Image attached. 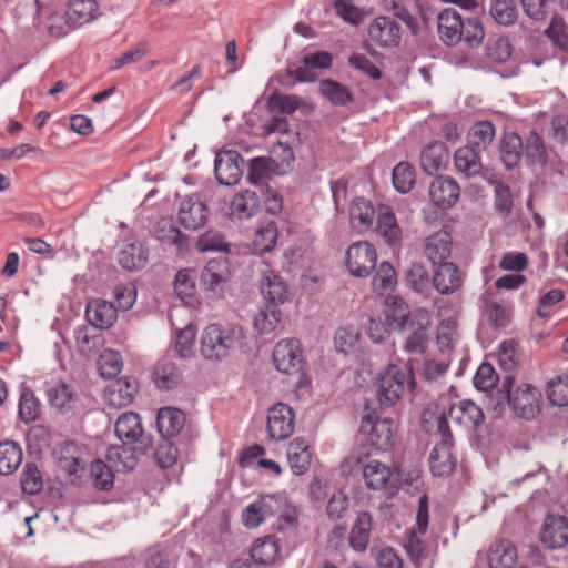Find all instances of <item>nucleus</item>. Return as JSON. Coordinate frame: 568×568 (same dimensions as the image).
<instances>
[{
	"label": "nucleus",
	"instance_id": "nucleus-1",
	"mask_svg": "<svg viewBox=\"0 0 568 568\" xmlns=\"http://www.w3.org/2000/svg\"><path fill=\"white\" fill-rule=\"evenodd\" d=\"M244 339L245 334L241 326L222 327L212 324L201 335L200 351L209 361H221L229 357L233 351L243 347Z\"/></svg>",
	"mask_w": 568,
	"mask_h": 568
},
{
	"label": "nucleus",
	"instance_id": "nucleus-2",
	"mask_svg": "<svg viewBox=\"0 0 568 568\" xmlns=\"http://www.w3.org/2000/svg\"><path fill=\"white\" fill-rule=\"evenodd\" d=\"M436 435L439 440L429 454V468L434 476L447 477L454 471L457 457L453 450L454 438L445 415L436 418Z\"/></svg>",
	"mask_w": 568,
	"mask_h": 568
},
{
	"label": "nucleus",
	"instance_id": "nucleus-3",
	"mask_svg": "<svg viewBox=\"0 0 568 568\" xmlns=\"http://www.w3.org/2000/svg\"><path fill=\"white\" fill-rule=\"evenodd\" d=\"M515 378L507 374L498 390L508 402L513 410L526 419H530L539 410L541 399L540 390L531 384L523 383L514 388Z\"/></svg>",
	"mask_w": 568,
	"mask_h": 568
},
{
	"label": "nucleus",
	"instance_id": "nucleus-4",
	"mask_svg": "<svg viewBox=\"0 0 568 568\" xmlns=\"http://www.w3.org/2000/svg\"><path fill=\"white\" fill-rule=\"evenodd\" d=\"M415 381L412 369L406 365H389L378 378V402L385 406L395 405L406 389H412Z\"/></svg>",
	"mask_w": 568,
	"mask_h": 568
},
{
	"label": "nucleus",
	"instance_id": "nucleus-5",
	"mask_svg": "<svg viewBox=\"0 0 568 568\" xmlns=\"http://www.w3.org/2000/svg\"><path fill=\"white\" fill-rule=\"evenodd\" d=\"M359 432L367 445L376 450H387L394 444L396 427L392 418L367 415L362 419Z\"/></svg>",
	"mask_w": 568,
	"mask_h": 568
},
{
	"label": "nucleus",
	"instance_id": "nucleus-6",
	"mask_svg": "<svg viewBox=\"0 0 568 568\" xmlns=\"http://www.w3.org/2000/svg\"><path fill=\"white\" fill-rule=\"evenodd\" d=\"M376 262L377 254L375 247L366 241L355 242L346 251V265L349 273L354 276H368L376 267Z\"/></svg>",
	"mask_w": 568,
	"mask_h": 568
},
{
	"label": "nucleus",
	"instance_id": "nucleus-7",
	"mask_svg": "<svg viewBox=\"0 0 568 568\" xmlns=\"http://www.w3.org/2000/svg\"><path fill=\"white\" fill-rule=\"evenodd\" d=\"M369 40L383 49L396 48L402 41V28L396 20L388 16L373 19L367 28Z\"/></svg>",
	"mask_w": 568,
	"mask_h": 568
},
{
	"label": "nucleus",
	"instance_id": "nucleus-8",
	"mask_svg": "<svg viewBox=\"0 0 568 568\" xmlns=\"http://www.w3.org/2000/svg\"><path fill=\"white\" fill-rule=\"evenodd\" d=\"M418 320L405 321L402 329L405 335L404 351L408 355H422L427 344V331L430 320L427 313H420Z\"/></svg>",
	"mask_w": 568,
	"mask_h": 568
},
{
	"label": "nucleus",
	"instance_id": "nucleus-9",
	"mask_svg": "<svg viewBox=\"0 0 568 568\" xmlns=\"http://www.w3.org/2000/svg\"><path fill=\"white\" fill-rule=\"evenodd\" d=\"M428 506V497L423 495L418 500L416 529L408 531V538L404 545L407 556L415 564L419 561L424 552V542L418 537V534L424 535L427 531L429 520Z\"/></svg>",
	"mask_w": 568,
	"mask_h": 568
},
{
	"label": "nucleus",
	"instance_id": "nucleus-10",
	"mask_svg": "<svg viewBox=\"0 0 568 568\" xmlns=\"http://www.w3.org/2000/svg\"><path fill=\"white\" fill-rule=\"evenodd\" d=\"M244 159L235 150L219 153L214 160L216 180L222 185L236 184L243 174Z\"/></svg>",
	"mask_w": 568,
	"mask_h": 568
},
{
	"label": "nucleus",
	"instance_id": "nucleus-11",
	"mask_svg": "<svg viewBox=\"0 0 568 568\" xmlns=\"http://www.w3.org/2000/svg\"><path fill=\"white\" fill-rule=\"evenodd\" d=\"M273 363L284 374H295L302 369V349L297 339L278 342L273 351Z\"/></svg>",
	"mask_w": 568,
	"mask_h": 568
},
{
	"label": "nucleus",
	"instance_id": "nucleus-12",
	"mask_svg": "<svg viewBox=\"0 0 568 568\" xmlns=\"http://www.w3.org/2000/svg\"><path fill=\"white\" fill-rule=\"evenodd\" d=\"M294 430V412L284 403H277L268 409L267 432L272 439H287Z\"/></svg>",
	"mask_w": 568,
	"mask_h": 568
},
{
	"label": "nucleus",
	"instance_id": "nucleus-13",
	"mask_svg": "<svg viewBox=\"0 0 568 568\" xmlns=\"http://www.w3.org/2000/svg\"><path fill=\"white\" fill-rule=\"evenodd\" d=\"M282 499L274 495L261 496L256 501L247 505L242 511V523L247 528L258 527L266 518L280 510Z\"/></svg>",
	"mask_w": 568,
	"mask_h": 568
},
{
	"label": "nucleus",
	"instance_id": "nucleus-14",
	"mask_svg": "<svg viewBox=\"0 0 568 568\" xmlns=\"http://www.w3.org/2000/svg\"><path fill=\"white\" fill-rule=\"evenodd\" d=\"M229 277L227 260L224 257L213 258L201 272V285L211 296H221Z\"/></svg>",
	"mask_w": 568,
	"mask_h": 568
},
{
	"label": "nucleus",
	"instance_id": "nucleus-15",
	"mask_svg": "<svg viewBox=\"0 0 568 568\" xmlns=\"http://www.w3.org/2000/svg\"><path fill=\"white\" fill-rule=\"evenodd\" d=\"M459 195L460 187L452 176L439 175L429 185L430 201L443 210L454 206Z\"/></svg>",
	"mask_w": 568,
	"mask_h": 568
},
{
	"label": "nucleus",
	"instance_id": "nucleus-16",
	"mask_svg": "<svg viewBox=\"0 0 568 568\" xmlns=\"http://www.w3.org/2000/svg\"><path fill=\"white\" fill-rule=\"evenodd\" d=\"M540 541L549 549H559L568 544V518L559 515L548 516L540 531Z\"/></svg>",
	"mask_w": 568,
	"mask_h": 568
},
{
	"label": "nucleus",
	"instance_id": "nucleus-17",
	"mask_svg": "<svg viewBox=\"0 0 568 568\" xmlns=\"http://www.w3.org/2000/svg\"><path fill=\"white\" fill-rule=\"evenodd\" d=\"M209 209L197 195H190L180 203L179 221L187 230L196 231L207 222Z\"/></svg>",
	"mask_w": 568,
	"mask_h": 568
},
{
	"label": "nucleus",
	"instance_id": "nucleus-18",
	"mask_svg": "<svg viewBox=\"0 0 568 568\" xmlns=\"http://www.w3.org/2000/svg\"><path fill=\"white\" fill-rule=\"evenodd\" d=\"M433 274V286L443 295L457 292L464 283V277L458 266L452 262L436 264Z\"/></svg>",
	"mask_w": 568,
	"mask_h": 568
},
{
	"label": "nucleus",
	"instance_id": "nucleus-19",
	"mask_svg": "<svg viewBox=\"0 0 568 568\" xmlns=\"http://www.w3.org/2000/svg\"><path fill=\"white\" fill-rule=\"evenodd\" d=\"M260 290L266 304L278 306L288 300L290 291L286 282L272 270L262 272Z\"/></svg>",
	"mask_w": 568,
	"mask_h": 568
},
{
	"label": "nucleus",
	"instance_id": "nucleus-20",
	"mask_svg": "<svg viewBox=\"0 0 568 568\" xmlns=\"http://www.w3.org/2000/svg\"><path fill=\"white\" fill-rule=\"evenodd\" d=\"M454 166L459 174L467 179L478 175L484 178V173L490 172L484 169L480 152L469 145L460 146L455 151Z\"/></svg>",
	"mask_w": 568,
	"mask_h": 568
},
{
	"label": "nucleus",
	"instance_id": "nucleus-21",
	"mask_svg": "<svg viewBox=\"0 0 568 568\" xmlns=\"http://www.w3.org/2000/svg\"><path fill=\"white\" fill-rule=\"evenodd\" d=\"M439 38L447 45H455L463 39V16L455 9H444L437 17Z\"/></svg>",
	"mask_w": 568,
	"mask_h": 568
},
{
	"label": "nucleus",
	"instance_id": "nucleus-22",
	"mask_svg": "<svg viewBox=\"0 0 568 568\" xmlns=\"http://www.w3.org/2000/svg\"><path fill=\"white\" fill-rule=\"evenodd\" d=\"M58 467L68 475H74L83 469L82 449L73 440L59 444L53 450Z\"/></svg>",
	"mask_w": 568,
	"mask_h": 568
},
{
	"label": "nucleus",
	"instance_id": "nucleus-23",
	"mask_svg": "<svg viewBox=\"0 0 568 568\" xmlns=\"http://www.w3.org/2000/svg\"><path fill=\"white\" fill-rule=\"evenodd\" d=\"M376 232L389 246H398L402 243L403 231L389 206L382 205L378 209Z\"/></svg>",
	"mask_w": 568,
	"mask_h": 568
},
{
	"label": "nucleus",
	"instance_id": "nucleus-24",
	"mask_svg": "<svg viewBox=\"0 0 568 568\" xmlns=\"http://www.w3.org/2000/svg\"><path fill=\"white\" fill-rule=\"evenodd\" d=\"M152 378L158 389L172 390L181 385L183 375L175 362L164 357L156 363Z\"/></svg>",
	"mask_w": 568,
	"mask_h": 568
},
{
	"label": "nucleus",
	"instance_id": "nucleus-25",
	"mask_svg": "<svg viewBox=\"0 0 568 568\" xmlns=\"http://www.w3.org/2000/svg\"><path fill=\"white\" fill-rule=\"evenodd\" d=\"M138 393V383L129 377L119 378L104 393L108 406L121 408L130 405Z\"/></svg>",
	"mask_w": 568,
	"mask_h": 568
},
{
	"label": "nucleus",
	"instance_id": "nucleus-26",
	"mask_svg": "<svg viewBox=\"0 0 568 568\" xmlns=\"http://www.w3.org/2000/svg\"><path fill=\"white\" fill-rule=\"evenodd\" d=\"M85 317L95 328H110L116 321V307L104 300H92L87 304Z\"/></svg>",
	"mask_w": 568,
	"mask_h": 568
},
{
	"label": "nucleus",
	"instance_id": "nucleus-27",
	"mask_svg": "<svg viewBox=\"0 0 568 568\" xmlns=\"http://www.w3.org/2000/svg\"><path fill=\"white\" fill-rule=\"evenodd\" d=\"M424 252L434 264L445 263L452 252V235L446 230H440L425 240Z\"/></svg>",
	"mask_w": 568,
	"mask_h": 568
},
{
	"label": "nucleus",
	"instance_id": "nucleus-28",
	"mask_svg": "<svg viewBox=\"0 0 568 568\" xmlns=\"http://www.w3.org/2000/svg\"><path fill=\"white\" fill-rule=\"evenodd\" d=\"M185 422V415L179 408L162 407L158 412L156 427L163 438L178 436L184 428Z\"/></svg>",
	"mask_w": 568,
	"mask_h": 568
},
{
	"label": "nucleus",
	"instance_id": "nucleus-29",
	"mask_svg": "<svg viewBox=\"0 0 568 568\" xmlns=\"http://www.w3.org/2000/svg\"><path fill=\"white\" fill-rule=\"evenodd\" d=\"M95 0H70L65 12L67 23L72 28L82 27L97 18Z\"/></svg>",
	"mask_w": 568,
	"mask_h": 568
},
{
	"label": "nucleus",
	"instance_id": "nucleus-30",
	"mask_svg": "<svg viewBox=\"0 0 568 568\" xmlns=\"http://www.w3.org/2000/svg\"><path fill=\"white\" fill-rule=\"evenodd\" d=\"M448 160V150L442 142L427 144L420 153V166L429 175L445 169Z\"/></svg>",
	"mask_w": 568,
	"mask_h": 568
},
{
	"label": "nucleus",
	"instance_id": "nucleus-31",
	"mask_svg": "<svg viewBox=\"0 0 568 568\" xmlns=\"http://www.w3.org/2000/svg\"><path fill=\"white\" fill-rule=\"evenodd\" d=\"M372 527V515L368 511L358 513L348 537L349 546L354 551L364 552L367 549Z\"/></svg>",
	"mask_w": 568,
	"mask_h": 568
},
{
	"label": "nucleus",
	"instance_id": "nucleus-32",
	"mask_svg": "<svg viewBox=\"0 0 568 568\" xmlns=\"http://www.w3.org/2000/svg\"><path fill=\"white\" fill-rule=\"evenodd\" d=\"M287 459L294 475L305 474L311 465L308 444L304 438H294L287 448Z\"/></svg>",
	"mask_w": 568,
	"mask_h": 568
},
{
	"label": "nucleus",
	"instance_id": "nucleus-33",
	"mask_svg": "<svg viewBox=\"0 0 568 568\" xmlns=\"http://www.w3.org/2000/svg\"><path fill=\"white\" fill-rule=\"evenodd\" d=\"M375 210L371 201L364 197L355 199L349 206V220L352 227L358 232L367 231L374 221Z\"/></svg>",
	"mask_w": 568,
	"mask_h": 568
},
{
	"label": "nucleus",
	"instance_id": "nucleus-34",
	"mask_svg": "<svg viewBox=\"0 0 568 568\" xmlns=\"http://www.w3.org/2000/svg\"><path fill=\"white\" fill-rule=\"evenodd\" d=\"M524 141L515 132L503 134L499 145L501 162L507 170L515 168L523 156Z\"/></svg>",
	"mask_w": 568,
	"mask_h": 568
},
{
	"label": "nucleus",
	"instance_id": "nucleus-35",
	"mask_svg": "<svg viewBox=\"0 0 568 568\" xmlns=\"http://www.w3.org/2000/svg\"><path fill=\"white\" fill-rule=\"evenodd\" d=\"M118 262L129 272L139 271L148 263V250L141 242L128 243L119 252Z\"/></svg>",
	"mask_w": 568,
	"mask_h": 568
},
{
	"label": "nucleus",
	"instance_id": "nucleus-36",
	"mask_svg": "<svg viewBox=\"0 0 568 568\" xmlns=\"http://www.w3.org/2000/svg\"><path fill=\"white\" fill-rule=\"evenodd\" d=\"M517 560V550L511 541L498 540L490 546L488 564L490 568H513Z\"/></svg>",
	"mask_w": 568,
	"mask_h": 568
},
{
	"label": "nucleus",
	"instance_id": "nucleus-37",
	"mask_svg": "<svg viewBox=\"0 0 568 568\" xmlns=\"http://www.w3.org/2000/svg\"><path fill=\"white\" fill-rule=\"evenodd\" d=\"M393 476L392 469L379 460H369L363 467V478L367 488L381 490L387 487Z\"/></svg>",
	"mask_w": 568,
	"mask_h": 568
},
{
	"label": "nucleus",
	"instance_id": "nucleus-38",
	"mask_svg": "<svg viewBox=\"0 0 568 568\" xmlns=\"http://www.w3.org/2000/svg\"><path fill=\"white\" fill-rule=\"evenodd\" d=\"M50 405L60 413L72 410L79 399L74 388L65 383H60L48 390Z\"/></svg>",
	"mask_w": 568,
	"mask_h": 568
},
{
	"label": "nucleus",
	"instance_id": "nucleus-39",
	"mask_svg": "<svg viewBox=\"0 0 568 568\" xmlns=\"http://www.w3.org/2000/svg\"><path fill=\"white\" fill-rule=\"evenodd\" d=\"M115 434L121 442L135 443L143 434L140 416L133 412L122 414L115 422Z\"/></svg>",
	"mask_w": 568,
	"mask_h": 568
},
{
	"label": "nucleus",
	"instance_id": "nucleus-40",
	"mask_svg": "<svg viewBox=\"0 0 568 568\" xmlns=\"http://www.w3.org/2000/svg\"><path fill=\"white\" fill-rule=\"evenodd\" d=\"M106 458L118 471L131 470L136 465L138 449L122 445H113L108 448Z\"/></svg>",
	"mask_w": 568,
	"mask_h": 568
},
{
	"label": "nucleus",
	"instance_id": "nucleus-41",
	"mask_svg": "<svg viewBox=\"0 0 568 568\" xmlns=\"http://www.w3.org/2000/svg\"><path fill=\"white\" fill-rule=\"evenodd\" d=\"M449 415L460 424L477 428L484 422V413L473 400H462L458 405L452 406Z\"/></svg>",
	"mask_w": 568,
	"mask_h": 568
},
{
	"label": "nucleus",
	"instance_id": "nucleus-42",
	"mask_svg": "<svg viewBox=\"0 0 568 568\" xmlns=\"http://www.w3.org/2000/svg\"><path fill=\"white\" fill-rule=\"evenodd\" d=\"M496 128L490 121L476 122L468 132V144L475 150L483 152L494 141Z\"/></svg>",
	"mask_w": 568,
	"mask_h": 568
},
{
	"label": "nucleus",
	"instance_id": "nucleus-43",
	"mask_svg": "<svg viewBox=\"0 0 568 568\" xmlns=\"http://www.w3.org/2000/svg\"><path fill=\"white\" fill-rule=\"evenodd\" d=\"M407 285L416 293L427 296L430 291V277L425 265L413 262L405 273Z\"/></svg>",
	"mask_w": 568,
	"mask_h": 568
},
{
	"label": "nucleus",
	"instance_id": "nucleus-44",
	"mask_svg": "<svg viewBox=\"0 0 568 568\" xmlns=\"http://www.w3.org/2000/svg\"><path fill=\"white\" fill-rule=\"evenodd\" d=\"M484 179L494 186L496 210L504 216L510 213L513 195L507 184L499 181L494 173H484Z\"/></svg>",
	"mask_w": 568,
	"mask_h": 568
},
{
	"label": "nucleus",
	"instance_id": "nucleus-45",
	"mask_svg": "<svg viewBox=\"0 0 568 568\" xmlns=\"http://www.w3.org/2000/svg\"><path fill=\"white\" fill-rule=\"evenodd\" d=\"M22 462V449L13 442L0 443V474H12Z\"/></svg>",
	"mask_w": 568,
	"mask_h": 568
},
{
	"label": "nucleus",
	"instance_id": "nucleus-46",
	"mask_svg": "<svg viewBox=\"0 0 568 568\" xmlns=\"http://www.w3.org/2000/svg\"><path fill=\"white\" fill-rule=\"evenodd\" d=\"M277 235L278 232L275 222L268 221L261 225L254 234V252L257 254L270 252L276 244Z\"/></svg>",
	"mask_w": 568,
	"mask_h": 568
},
{
	"label": "nucleus",
	"instance_id": "nucleus-47",
	"mask_svg": "<svg viewBox=\"0 0 568 568\" xmlns=\"http://www.w3.org/2000/svg\"><path fill=\"white\" fill-rule=\"evenodd\" d=\"M489 14L501 26H511L518 17L514 0H489Z\"/></svg>",
	"mask_w": 568,
	"mask_h": 568
},
{
	"label": "nucleus",
	"instance_id": "nucleus-48",
	"mask_svg": "<svg viewBox=\"0 0 568 568\" xmlns=\"http://www.w3.org/2000/svg\"><path fill=\"white\" fill-rule=\"evenodd\" d=\"M278 552V545L273 536H267L263 539H257L251 548V557L254 562L268 565L272 564Z\"/></svg>",
	"mask_w": 568,
	"mask_h": 568
},
{
	"label": "nucleus",
	"instance_id": "nucleus-49",
	"mask_svg": "<svg viewBox=\"0 0 568 568\" xmlns=\"http://www.w3.org/2000/svg\"><path fill=\"white\" fill-rule=\"evenodd\" d=\"M231 207L240 219L250 217L260 207V197L254 191L245 190L233 197Z\"/></svg>",
	"mask_w": 568,
	"mask_h": 568
},
{
	"label": "nucleus",
	"instance_id": "nucleus-50",
	"mask_svg": "<svg viewBox=\"0 0 568 568\" xmlns=\"http://www.w3.org/2000/svg\"><path fill=\"white\" fill-rule=\"evenodd\" d=\"M320 92L335 105H345L353 101L351 91L335 80H323L320 84Z\"/></svg>",
	"mask_w": 568,
	"mask_h": 568
},
{
	"label": "nucleus",
	"instance_id": "nucleus-51",
	"mask_svg": "<svg viewBox=\"0 0 568 568\" xmlns=\"http://www.w3.org/2000/svg\"><path fill=\"white\" fill-rule=\"evenodd\" d=\"M154 235L163 243L176 245L179 250H181L186 242V237L170 219H162L156 223Z\"/></svg>",
	"mask_w": 568,
	"mask_h": 568
},
{
	"label": "nucleus",
	"instance_id": "nucleus-52",
	"mask_svg": "<svg viewBox=\"0 0 568 568\" xmlns=\"http://www.w3.org/2000/svg\"><path fill=\"white\" fill-rule=\"evenodd\" d=\"M523 154H525L526 159L532 164H546V146L537 132L532 131L527 135L524 142Z\"/></svg>",
	"mask_w": 568,
	"mask_h": 568
},
{
	"label": "nucleus",
	"instance_id": "nucleus-53",
	"mask_svg": "<svg viewBox=\"0 0 568 568\" xmlns=\"http://www.w3.org/2000/svg\"><path fill=\"white\" fill-rule=\"evenodd\" d=\"M396 285V273L394 267L387 263L383 262L375 275L372 280V286L374 292H376L378 295H384L392 291Z\"/></svg>",
	"mask_w": 568,
	"mask_h": 568
},
{
	"label": "nucleus",
	"instance_id": "nucleus-54",
	"mask_svg": "<svg viewBox=\"0 0 568 568\" xmlns=\"http://www.w3.org/2000/svg\"><path fill=\"white\" fill-rule=\"evenodd\" d=\"M393 185L399 193H408L415 184V170L408 162L398 163L392 174Z\"/></svg>",
	"mask_w": 568,
	"mask_h": 568
},
{
	"label": "nucleus",
	"instance_id": "nucleus-55",
	"mask_svg": "<svg viewBox=\"0 0 568 568\" xmlns=\"http://www.w3.org/2000/svg\"><path fill=\"white\" fill-rule=\"evenodd\" d=\"M281 311L278 306L266 304L254 318V327L261 334L273 332L281 321Z\"/></svg>",
	"mask_w": 568,
	"mask_h": 568
},
{
	"label": "nucleus",
	"instance_id": "nucleus-56",
	"mask_svg": "<svg viewBox=\"0 0 568 568\" xmlns=\"http://www.w3.org/2000/svg\"><path fill=\"white\" fill-rule=\"evenodd\" d=\"M90 477L93 486L99 490H110L113 487V474L103 460L95 459L90 464Z\"/></svg>",
	"mask_w": 568,
	"mask_h": 568
},
{
	"label": "nucleus",
	"instance_id": "nucleus-57",
	"mask_svg": "<svg viewBox=\"0 0 568 568\" xmlns=\"http://www.w3.org/2000/svg\"><path fill=\"white\" fill-rule=\"evenodd\" d=\"M122 358L118 352L106 349L98 359L100 375L104 378L115 377L122 369Z\"/></svg>",
	"mask_w": 568,
	"mask_h": 568
},
{
	"label": "nucleus",
	"instance_id": "nucleus-58",
	"mask_svg": "<svg viewBox=\"0 0 568 568\" xmlns=\"http://www.w3.org/2000/svg\"><path fill=\"white\" fill-rule=\"evenodd\" d=\"M301 104V98L295 94L273 93L267 100L271 111H277L283 114L294 113Z\"/></svg>",
	"mask_w": 568,
	"mask_h": 568
},
{
	"label": "nucleus",
	"instance_id": "nucleus-59",
	"mask_svg": "<svg viewBox=\"0 0 568 568\" xmlns=\"http://www.w3.org/2000/svg\"><path fill=\"white\" fill-rule=\"evenodd\" d=\"M196 248L200 252H226L229 243L220 232L209 230L197 239Z\"/></svg>",
	"mask_w": 568,
	"mask_h": 568
},
{
	"label": "nucleus",
	"instance_id": "nucleus-60",
	"mask_svg": "<svg viewBox=\"0 0 568 568\" xmlns=\"http://www.w3.org/2000/svg\"><path fill=\"white\" fill-rule=\"evenodd\" d=\"M21 488L29 495H36L43 488L42 475L34 464H27L21 473Z\"/></svg>",
	"mask_w": 568,
	"mask_h": 568
},
{
	"label": "nucleus",
	"instance_id": "nucleus-61",
	"mask_svg": "<svg viewBox=\"0 0 568 568\" xmlns=\"http://www.w3.org/2000/svg\"><path fill=\"white\" fill-rule=\"evenodd\" d=\"M333 7L337 17L353 26L359 24L364 18V11L349 0H334Z\"/></svg>",
	"mask_w": 568,
	"mask_h": 568
},
{
	"label": "nucleus",
	"instance_id": "nucleus-62",
	"mask_svg": "<svg viewBox=\"0 0 568 568\" xmlns=\"http://www.w3.org/2000/svg\"><path fill=\"white\" fill-rule=\"evenodd\" d=\"M545 33L556 47L568 52V26L561 18L554 17Z\"/></svg>",
	"mask_w": 568,
	"mask_h": 568
},
{
	"label": "nucleus",
	"instance_id": "nucleus-63",
	"mask_svg": "<svg viewBox=\"0 0 568 568\" xmlns=\"http://www.w3.org/2000/svg\"><path fill=\"white\" fill-rule=\"evenodd\" d=\"M545 33L556 47L568 52V26L561 18L554 17Z\"/></svg>",
	"mask_w": 568,
	"mask_h": 568
},
{
	"label": "nucleus",
	"instance_id": "nucleus-64",
	"mask_svg": "<svg viewBox=\"0 0 568 568\" xmlns=\"http://www.w3.org/2000/svg\"><path fill=\"white\" fill-rule=\"evenodd\" d=\"M548 399L552 405H568V376H561L548 383Z\"/></svg>",
	"mask_w": 568,
	"mask_h": 568
}]
</instances>
